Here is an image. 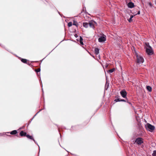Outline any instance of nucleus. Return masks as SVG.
I'll return each instance as SVG.
<instances>
[{"instance_id":"14","label":"nucleus","mask_w":156,"mask_h":156,"mask_svg":"<svg viewBox=\"0 0 156 156\" xmlns=\"http://www.w3.org/2000/svg\"><path fill=\"white\" fill-rule=\"evenodd\" d=\"M21 60L22 62L24 63H27V61H28L27 60L24 58H21Z\"/></svg>"},{"instance_id":"28","label":"nucleus","mask_w":156,"mask_h":156,"mask_svg":"<svg viewBox=\"0 0 156 156\" xmlns=\"http://www.w3.org/2000/svg\"><path fill=\"white\" fill-rule=\"evenodd\" d=\"M26 64H27V65H29V66L30 65V64L29 62L27 61V63H26Z\"/></svg>"},{"instance_id":"30","label":"nucleus","mask_w":156,"mask_h":156,"mask_svg":"<svg viewBox=\"0 0 156 156\" xmlns=\"http://www.w3.org/2000/svg\"><path fill=\"white\" fill-rule=\"evenodd\" d=\"M149 5L151 7L152 6V4L151 2L149 3Z\"/></svg>"},{"instance_id":"15","label":"nucleus","mask_w":156,"mask_h":156,"mask_svg":"<svg viewBox=\"0 0 156 156\" xmlns=\"http://www.w3.org/2000/svg\"><path fill=\"white\" fill-rule=\"evenodd\" d=\"M17 133V131L16 130H14L10 132V133L11 134H12V135H14V134H15L16 133Z\"/></svg>"},{"instance_id":"20","label":"nucleus","mask_w":156,"mask_h":156,"mask_svg":"<svg viewBox=\"0 0 156 156\" xmlns=\"http://www.w3.org/2000/svg\"><path fill=\"white\" fill-rule=\"evenodd\" d=\"M72 22H69L68 24V27H71L72 25Z\"/></svg>"},{"instance_id":"37","label":"nucleus","mask_w":156,"mask_h":156,"mask_svg":"<svg viewBox=\"0 0 156 156\" xmlns=\"http://www.w3.org/2000/svg\"><path fill=\"white\" fill-rule=\"evenodd\" d=\"M108 86H109V85H107V87H108Z\"/></svg>"},{"instance_id":"16","label":"nucleus","mask_w":156,"mask_h":156,"mask_svg":"<svg viewBox=\"0 0 156 156\" xmlns=\"http://www.w3.org/2000/svg\"><path fill=\"white\" fill-rule=\"evenodd\" d=\"M73 24L74 25L76 26L77 27L78 25V24L77 22L76 21H74V20L73 21Z\"/></svg>"},{"instance_id":"6","label":"nucleus","mask_w":156,"mask_h":156,"mask_svg":"<svg viewBox=\"0 0 156 156\" xmlns=\"http://www.w3.org/2000/svg\"><path fill=\"white\" fill-rule=\"evenodd\" d=\"M135 142L138 144L140 145L143 143V140L142 138H138L136 139Z\"/></svg>"},{"instance_id":"31","label":"nucleus","mask_w":156,"mask_h":156,"mask_svg":"<svg viewBox=\"0 0 156 156\" xmlns=\"http://www.w3.org/2000/svg\"><path fill=\"white\" fill-rule=\"evenodd\" d=\"M136 118V120L138 122H140V121H139V118Z\"/></svg>"},{"instance_id":"21","label":"nucleus","mask_w":156,"mask_h":156,"mask_svg":"<svg viewBox=\"0 0 156 156\" xmlns=\"http://www.w3.org/2000/svg\"><path fill=\"white\" fill-rule=\"evenodd\" d=\"M133 14H134V15H136L137 14L139 15L140 14V11H138V12L137 14H136V12H133Z\"/></svg>"},{"instance_id":"34","label":"nucleus","mask_w":156,"mask_h":156,"mask_svg":"<svg viewBox=\"0 0 156 156\" xmlns=\"http://www.w3.org/2000/svg\"><path fill=\"white\" fill-rule=\"evenodd\" d=\"M37 114H35L34 116V117H35V116Z\"/></svg>"},{"instance_id":"7","label":"nucleus","mask_w":156,"mask_h":156,"mask_svg":"<svg viewBox=\"0 0 156 156\" xmlns=\"http://www.w3.org/2000/svg\"><path fill=\"white\" fill-rule=\"evenodd\" d=\"M98 41L100 42H102L106 40V36L105 35L101 36L98 39Z\"/></svg>"},{"instance_id":"2","label":"nucleus","mask_w":156,"mask_h":156,"mask_svg":"<svg viewBox=\"0 0 156 156\" xmlns=\"http://www.w3.org/2000/svg\"><path fill=\"white\" fill-rule=\"evenodd\" d=\"M135 55L137 57L136 61L138 63H142L144 61V59L142 57L139 55H138V54L136 53Z\"/></svg>"},{"instance_id":"25","label":"nucleus","mask_w":156,"mask_h":156,"mask_svg":"<svg viewBox=\"0 0 156 156\" xmlns=\"http://www.w3.org/2000/svg\"><path fill=\"white\" fill-rule=\"evenodd\" d=\"M120 101L127 102V100H125L124 99H121L120 100Z\"/></svg>"},{"instance_id":"17","label":"nucleus","mask_w":156,"mask_h":156,"mask_svg":"<svg viewBox=\"0 0 156 156\" xmlns=\"http://www.w3.org/2000/svg\"><path fill=\"white\" fill-rule=\"evenodd\" d=\"M115 70V69L114 68H112L111 69H110L108 70V72L110 73H112Z\"/></svg>"},{"instance_id":"36","label":"nucleus","mask_w":156,"mask_h":156,"mask_svg":"<svg viewBox=\"0 0 156 156\" xmlns=\"http://www.w3.org/2000/svg\"><path fill=\"white\" fill-rule=\"evenodd\" d=\"M2 136V134L1 133H0V136Z\"/></svg>"},{"instance_id":"22","label":"nucleus","mask_w":156,"mask_h":156,"mask_svg":"<svg viewBox=\"0 0 156 156\" xmlns=\"http://www.w3.org/2000/svg\"><path fill=\"white\" fill-rule=\"evenodd\" d=\"M153 156H156V151H154L152 154Z\"/></svg>"},{"instance_id":"18","label":"nucleus","mask_w":156,"mask_h":156,"mask_svg":"<svg viewBox=\"0 0 156 156\" xmlns=\"http://www.w3.org/2000/svg\"><path fill=\"white\" fill-rule=\"evenodd\" d=\"M118 96L116 97V98H118L115 100L114 101H115V102L120 101V100L119 98H118Z\"/></svg>"},{"instance_id":"13","label":"nucleus","mask_w":156,"mask_h":156,"mask_svg":"<svg viewBox=\"0 0 156 156\" xmlns=\"http://www.w3.org/2000/svg\"><path fill=\"white\" fill-rule=\"evenodd\" d=\"M147 90L149 92H151L152 91V88L151 87L149 86H147L146 87Z\"/></svg>"},{"instance_id":"23","label":"nucleus","mask_w":156,"mask_h":156,"mask_svg":"<svg viewBox=\"0 0 156 156\" xmlns=\"http://www.w3.org/2000/svg\"><path fill=\"white\" fill-rule=\"evenodd\" d=\"M40 71V68H38V69L35 70V71L37 73H38V72H39Z\"/></svg>"},{"instance_id":"35","label":"nucleus","mask_w":156,"mask_h":156,"mask_svg":"<svg viewBox=\"0 0 156 156\" xmlns=\"http://www.w3.org/2000/svg\"><path fill=\"white\" fill-rule=\"evenodd\" d=\"M155 4H156V0L155 1Z\"/></svg>"},{"instance_id":"9","label":"nucleus","mask_w":156,"mask_h":156,"mask_svg":"<svg viewBox=\"0 0 156 156\" xmlns=\"http://www.w3.org/2000/svg\"><path fill=\"white\" fill-rule=\"evenodd\" d=\"M26 136L28 139L33 140L35 143H36L37 144L36 142L35 141V140L33 138L32 136L27 134L26 135Z\"/></svg>"},{"instance_id":"27","label":"nucleus","mask_w":156,"mask_h":156,"mask_svg":"<svg viewBox=\"0 0 156 156\" xmlns=\"http://www.w3.org/2000/svg\"><path fill=\"white\" fill-rule=\"evenodd\" d=\"M80 43L81 44H82V45H83V41H80Z\"/></svg>"},{"instance_id":"10","label":"nucleus","mask_w":156,"mask_h":156,"mask_svg":"<svg viewBox=\"0 0 156 156\" xmlns=\"http://www.w3.org/2000/svg\"><path fill=\"white\" fill-rule=\"evenodd\" d=\"M99 53V49L98 48H95L94 53L95 55H97Z\"/></svg>"},{"instance_id":"5","label":"nucleus","mask_w":156,"mask_h":156,"mask_svg":"<svg viewBox=\"0 0 156 156\" xmlns=\"http://www.w3.org/2000/svg\"><path fill=\"white\" fill-rule=\"evenodd\" d=\"M120 94L123 98H126L127 92L125 89L121 90L120 92Z\"/></svg>"},{"instance_id":"24","label":"nucleus","mask_w":156,"mask_h":156,"mask_svg":"<svg viewBox=\"0 0 156 156\" xmlns=\"http://www.w3.org/2000/svg\"><path fill=\"white\" fill-rule=\"evenodd\" d=\"M128 21L129 22H131L132 21V19L130 18L128 20Z\"/></svg>"},{"instance_id":"26","label":"nucleus","mask_w":156,"mask_h":156,"mask_svg":"<svg viewBox=\"0 0 156 156\" xmlns=\"http://www.w3.org/2000/svg\"><path fill=\"white\" fill-rule=\"evenodd\" d=\"M83 41V39L81 36H80V41Z\"/></svg>"},{"instance_id":"11","label":"nucleus","mask_w":156,"mask_h":156,"mask_svg":"<svg viewBox=\"0 0 156 156\" xmlns=\"http://www.w3.org/2000/svg\"><path fill=\"white\" fill-rule=\"evenodd\" d=\"M20 135L21 136H26L27 133L22 131L20 133Z\"/></svg>"},{"instance_id":"3","label":"nucleus","mask_w":156,"mask_h":156,"mask_svg":"<svg viewBox=\"0 0 156 156\" xmlns=\"http://www.w3.org/2000/svg\"><path fill=\"white\" fill-rule=\"evenodd\" d=\"M97 25V23L94 21L91 20L89 22V25L90 27L94 29V26Z\"/></svg>"},{"instance_id":"33","label":"nucleus","mask_w":156,"mask_h":156,"mask_svg":"<svg viewBox=\"0 0 156 156\" xmlns=\"http://www.w3.org/2000/svg\"><path fill=\"white\" fill-rule=\"evenodd\" d=\"M74 36L76 37H77L78 36L76 34H75Z\"/></svg>"},{"instance_id":"32","label":"nucleus","mask_w":156,"mask_h":156,"mask_svg":"<svg viewBox=\"0 0 156 156\" xmlns=\"http://www.w3.org/2000/svg\"><path fill=\"white\" fill-rule=\"evenodd\" d=\"M133 17V15H131L130 16V18L132 19V18Z\"/></svg>"},{"instance_id":"8","label":"nucleus","mask_w":156,"mask_h":156,"mask_svg":"<svg viewBox=\"0 0 156 156\" xmlns=\"http://www.w3.org/2000/svg\"><path fill=\"white\" fill-rule=\"evenodd\" d=\"M127 5L128 7L130 8H132L134 7V4L132 2H129Z\"/></svg>"},{"instance_id":"19","label":"nucleus","mask_w":156,"mask_h":156,"mask_svg":"<svg viewBox=\"0 0 156 156\" xmlns=\"http://www.w3.org/2000/svg\"><path fill=\"white\" fill-rule=\"evenodd\" d=\"M145 45L146 46H147L148 48H151V47L149 45V44L148 42H147L145 43Z\"/></svg>"},{"instance_id":"29","label":"nucleus","mask_w":156,"mask_h":156,"mask_svg":"<svg viewBox=\"0 0 156 156\" xmlns=\"http://www.w3.org/2000/svg\"><path fill=\"white\" fill-rule=\"evenodd\" d=\"M127 102L128 103H129V104H130V105H132L131 103L130 102H129L128 101V99H127V102Z\"/></svg>"},{"instance_id":"1","label":"nucleus","mask_w":156,"mask_h":156,"mask_svg":"<svg viewBox=\"0 0 156 156\" xmlns=\"http://www.w3.org/2000/svg\"><path fill=\"white\" fill-rule=\"evenodd\" d=\"M145 127L147 130L151 132H152L155 129L154 126L149 123H147L145 126Z\"/></svg>"},{"instance_id":"4","label":"nucleus","mask_w":156,"mask_h":156,"mask_svg":"<svg viewBox=\"0 0 156 156\" xmlns=\"http://www.w3.org/2000/svg\"><path fill=\"white\" fill-rule=\"evenodd\" d=\"M146 52L147 54L149 55H152L153 54L154 52L151 47V48H146Z\"/></svg>"},{"instance_id":"12","label":"nucleus","mask_w":156,"mask_h":156,"mask_svg":"<svg viewBox=\"0 0 156 156\" xmlns=\"http://www.w3.org/2000/svg\"><path fill=\"white\" fill-rule=\"evenodd\" d=\"M83 26L86 28L88 27L89 26V23L84 22L83 23Z\"/></svg>"}]
</instances>
